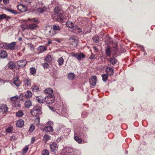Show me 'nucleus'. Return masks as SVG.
Listing matches in <instances>:
<instances>
[{"instance_id": "64", "label": "nucleus", "mask_w": 155, "mask_h": 155, "mask_svg": "<svg viewBox=\"0 0 155 155\" xmlns=\"http://www.w3.org/2000/svg\"><path fill=\"white\" fill-rule=\"evenodd\" d=\"M22 40V38H21V37H20L19 38H18V41H21Z\"/></svg>"}, {"instance_id": "9", "label": "nucleus", "mask_w": 155, "mask_h": 155, "mask_svg": "<svg viewBox=\"0 0 155 155\" xmlns=\"http://www.w3.org/2000/svg\"><path fill=\"white\" fill-rule=\"evenodd\" d=\"M58 145L56 142H53L50 146V149L51 151L54 152L58 149Z\"/></svg>"}, {"instance_id": "36", "label": "nucleus", "mask_w": 155, "mask_h": 155, "mask_svg": "<svg viewBox=\"0 0 155 155\" xmlns=\"http://www.w3.org/2000/svg\"><path fill=\"white\" fill-rule=\"evenodd\" d=\"M52 58L51 56L50 55H47L45 59V60L46 61L49 63L51 62L52 61Z\"/></svg>"}, {"instance_id": "11", "label": "nucleus", "mask_w": 155, "mask_h": 155, "mask_svg": "<svg viewBox=\"0 0 155 155\" xmlns=\"http://www.w3.org/2000/svg\"><path fill=\"white\" fill-rule=\"evenodd\" d=\"M18 9L21 12H24L27 10V7L23 4H20L18 5Z\"/></svg>"}, {"instance_id": "39", "label": "nucleus", "mask_w": 155, "mask_h": 155, "mask_svg": "<svg viewBox=\"0 0 155 155\" xmlns=\"http://www.w3.org/2000/svg\"><path fill=\"white\" fill-rule=\"evenodd\" d=\"M106 54L107 56H109L111 55V51L109 47H108L106 49Z\"/></svg>"}, {"instance_id": "56", "label": "nucleus", "mask_w": 155, "mask_h": 155, "mask_svg": "<svg viewBox=\"0 0 155 155\" xmlns=\"http://www.w3.org/2000/svg\"><path fill=\"white\" fill-rule=\"evenodd\" d=\"M47 124L49 125L50 126H51V125H52V124H53V122L52 121H48L47 123Z\"/></svg>"}, {"instance_id": "52", "label": "nucleus", "mask_w": 155, "mask_h": 155, "mask_svg": "<svg viewBox=\"0 0 155 155\" xmlns=\"http://www.w3.org/2000/svg\"><path fill=\"white\" fill-rule=\"evenodd\" d=\"M42 65L44 68H47L49 67V65L47 63L43 64Z\"/></svg>"}, {"instance_id": "29", "label": "nucleus", "mask_w": 155, "mask_h": 155, "mask_svg": "<svg viewBox=\"0 0 155 155\" xmlns=\"http://www.w3.org/2000/svg\"><path fill=\"white\" fill-rule=\"evenodd\" d=\"M66 25L67 27L69 28H74V25L73 23L70 21H68L66 23Z\"/></svg>"}, {"instance_id": "6", "label": "nucleus", "mask_w": 155, "mask_h": 155, "mask_svg": "<svg viewBox=\"0 0 155 155\" xmlns=\"http://www.w3.org/2000/svg\"><path fill=\"white\" fill-rule=\"evenodd\" d=\"M16 44L15 42H13L9 44H6V49L13 50L15 48V46Z\"/></svg>"}, {"instance_id": "50", "label": "nucleus", "mask_w": 155, "mask_h": 155, "mask_svg": "<svg viewBox=\"0 0 155 155\" xmlns=\"http://www.w3.org/2000/svg\"><path fill=\"white\" fill-rule=\"evenodd\" d=\"M76 27V28H75V30H76V31H77V32L80 33L81 32V29L80 28L77 27V26L76 27Z\"/></svg>"}, {"instance_id": "28", "label": "nucleus", "mask_w": 155, "mask_h": 155, "mask_svg": "<svg viewBox=\"0 0 155 155\" xmlns=\"http://www.w3.org/2000/svg\"><path fill=\"white\" fill-rule=\"evenodd\" d=\"M8 66L9 68L11 69H13L15 68V64L13 62H9L8 64Z\"/></svg>"}, {"instance_id": "16", "label": "nucleus", "mask_w": 155, "mask_h": 155, "mask_svg": "<svg viewBox=\"0 0 155 155\" xmlns=\"http://www.w3.org/2000/svg\"><path fill=\"white\" fill-rule=\"evenodd\" d=\"M24 124V121L21 119H20L18 120L16 123V126L17 127L20 128L22 127L23 126Z\"/></svg>"}, {"instance_id": "49", "label": "nucleus", "mask_w": 155, "mask_h": 155, "mask_svg": "<svg viewBox=\"0 0 155 155\" xmlns=\"http://www.w3.org/2000/svg\"><path fill=\"white\" fill-rule=\"evenodd\" d=\"M18 98V96L17 95L15 96L12 97L11 98L10 100L12 101H15Z\"/></svg>"}, {"instance_id": "20", "label": "nucleus", "mask_w": 155, "mask_h": 155, "mask_svg": "<svg viewBox=\"0 0 155 155\" xmlns=\"http://www.w3.org/2000/svg\"><path fill=\"white\" fill-rule=\"evenodd\" d=\"M61 11L60 8L59 6H56L55 7L54 9V12L55 13V14L54 16V15H53V17H55L56 16V15L59 14V12Z\"/></svg>"}, {"instance_id": "44", "label": "nucleus", "mask_w": 155, "mask_h": 155, "mask_svg": "<svg viewBox=\"0 0 155 155\" xmlns=\"http://www.w3.org/2000/svg\"><path fill=\"white\" fill-rule=\"evenodd\" d=\"M35 128V127L34 125L32 124L31 125L29 128V131L31 132H32Z\"/></svg>"}, {"instance_id": "19", "label": "nucleus", "mask_w": 155, "mask_h": 155, "mask_svg": "<svg viewBox=\"0 0 155 155\" xmlns=\"http://www.w3.org/2000/svg\"><path fill=\"white\" fill-rule=\"evenodd\" d=\"M36 100L39 103H43L45 102V98L42 96H39L36 97Z\"/></svg>"}, {"instance_id": "54", "label": "nucleus", "mask_w": 155, "mask_h": 155, "mask_svg": "<svg viewBox=\"0 0 155 155\" xmlns=\"http://www.w3.org/2000/svg\"><path fill=\"white\" fill-rule=\"evenodd\" d=\"M31 20H32V21H33L36 23H39V21L38 20L35 18L32 19Z\"/></svg>"}, {"instance_id": "42", "label": "nucleus", "mask_w": 155, "mask_h": 155, "mask_svg": "<svg viewBox=\"0 0 155 155\" xmlns=\"http://www.w3.org/2000/svg\"><path fill=\"white\" fill-rule=\"evenodd\" d=\"M5 131L9 133H11L12 131V127H9L5 129Z\"/></svg>"}, {"instance_id": "46", "label": "nucleus", "mask_w": 155, "mask_h": 155, "mask_svg": "<svg viewBox=\"0 0 155 155\" xmlns=\"http://www.w3.org/2000/svg\"><path fill=\"white\" fill-rule=\"evenodd\" d=\"M42 155H49V153L48 150H45L42 151Z\"/></svg>"}, {"instance_id": "41", "label": "nucleus", "mask_w": 155, "mask_h": 155, "mask_svg": "<svg viewBox=\"0 0 155 155\" xmlns=\"http://www.w3.org/2000/svg\"><path fill=\"white\" fill-rule=\"evenodd\" d=\"M93 39L95 43H97L99 41V38L97 35H95L93 38Z\"/></svg>"}, {"instance_id": "47", "label": "nucleus", "mask_w": 155, "mask_h": 155, "mask_svg": "<svg viewBox=\"0 0 155 155\" xmlns=\"http://www.w3.org/2000/svg\"><path fill=\"white\" fill-rule=\"evenodd\" d=\"M7 43H1L0 44V47L2 48H3L6 49Z\"/></svg>"}, {"instance_id": "51", "label": "nucleus", "mask_w": 155, "mask_h": 155, "mask_svg": "<svg viewBox=\"0 0 155 155\" xmlns=\"http://www.w3.org/2000/svg\"><path fill=\"white\" fill-rule=\"evenodd\" d=\"M28 148L26 147H25L23 150V153H26L27 152L28 150Z\"/></svg>"}, {"instance_id": "13", "label": "nucleus", "mask_w": 155, "mask_h": 155, "mask_svg": "<svg viewBox=\"0 0 155 155\" xmlns=\"http://www.w3.org/2000/svg\"><path fill=\"white\" fill-rule=\"evenodd\" d=\"M13 83L17 87H18L20 85V82L19 78L18 77H15L13 79Z\"/></svg>"}, {"instance_id": "24", "label": "nucleus", "mask_w": 155, "mask_h": 155, "mask_svg": "<svg viewBox=\"0 0 155 155\" xmlns=\"http://www.w3.org/2000/svg\"><path fill=\"white\" fill-rule=\"evenodd\" d=\"M7 54L6 51L2 50L0 53V57L2 58H5L7 56Z\"/></svg>"}, {"instance_id": "60", "label": "nucleus", "mask_w": 155, "mask_h": 155, "mask_svg": "<svg viewBox=\"0 0 155 155\" xmlns=\"http://www.w3.org/2000/svg\"><path fill=\"white\" fill-rule=\"evenodd\" d=\"M62 139V138L61 137H59L58 138L57 140V142H59Z\"/></svg>"}, {"instance_id": "21", "label": "nucleus", "mask_w": 155, "mask_h": 155, "mask_svg": "<svg viewBox=\"0 0 155 155\" xmlns=\"http://www.w3.org/2000/svg\"><path fill=\"white\" fill-rule=\"evenodd\" d=\"M38 25L35 23H33L29 25H28V29L30 30H33L37 27Z\"/></svg>"}, {"instance_id": "15", "label": "nucleus", "mask_w": 155, "mask_h": 155, "mask_svg": "<svg viewBox=\"0 0 155 155\" xmlns=\"http://www.w3.org/2000/svg\"><path fill=\"white\" fill-rule=\"evenodd\" d=\"M43 130L47 132H52L53 131V129L52 126H45L42 128Z\"/></svg>"}, {"instance_id": "23", "label": "nucleus", "mask_w": 155, "mask_h": 155, "mask_svg": "<svg viewBox=\"0 0 155 155\" xmlns=\"http://www.w3.org/2000/svg\"><path fill=\"white\" fill-rule=\"evenodd\" d=\"M31 105V102L30 100H27L25 103V106L27 108H29Z\"/></svg>"}, {"instance_id": "4", "label": "nucleus", "mask_w": 155, "mask_h": 155, "mask_svg": "<svg viewBox=\"0 0 155 155\" xmlns=\"http://www.w3.org/2000/svg\"><path fill=\"white\" fill-rule=\"evenodd\" d=\"M54 18L55 19L60 22H62L65 21V17L64 14L59 13L56 15V16Z\"/></svg>"}, {"instance_id": "53", "label": "nucleus", "mask_w": 155, "mask_h": 155, "mask_svg": "<svg viewBox=\"0 0 155 155\" xmlns=\"http://www.w3.org/2000/svg\"><path fill=\"white\" fill-rule=\"evenodd\" d=\"M27 45L28 46V47H30L31 50H32L34 48L32 45L31 44L28 43L27 44Z\"/></svg>"}, {"instance_id": "33", "label": "nucleus", "mask_w": 155, "mask_h": 155, "mask_svg": "<svg viewBox=\"0 0 155 155\" xmlns=\"http://www.w3.org/2000/svg\"><path fill=\"white\" fill-rule=\"evenodd\" d=\"M20 27L23 31L28 29V25L27 24L21 25Z\"/></svg>"}, {"instance_id": "55", "label": "nucleus", "mask_w": 155, "mask_h": 155, "mask_svg": "<svg viewBox=\"0 0 155 155\" xmlns=\"http://www.w3.org/2000/svg\"><path fill=\"white\" fill-rule=\"evenodd\" d=\"M3 3L5 5H7L9 3V0H3Z\"/></svg>"}, {"instance_id": "27", "label": "nucleus", "mask_w": 155, "mask_h": 155, "mask_svg": "<svg viewBox=\"0 0 155 155\" xmlns=\"http://www.w3.org/2000/svg\"><path fill=\"white\" fill-rule=\"evenodd\" d=\"M110 62L113 65H114L117 62V60L114 58L110 57L109 58Z\"/></svg>"}, {"instance_id": "31", "label": "nucleus", "mask_w": 155, "mask_h": 155, "mask_svg": "<svg viewBox=\"0 0 155 155\" xmlns=\"http://www.w3.org/2000/svg\"><path fill=\"white\" fill-rule=\"evenodd\" d=\"M77 134H75L74 136V139L75 140L79 143H81L82 142V140L79 138L77 136Z\"/></svg>"}, {"instance_id": "17", "label": "nucleus", "mask_w": 155, "mask_h": 155, "mask_svg": "<svg viewBox=\"0 0 155 155\" xmlns=\"http://www.w3.org/2000/svg\"><path fill=\"white\" fill-rule=\"evenodd\" d=\"M70 41L72 43V44L75 46H76L78 44V40L74 37H71L70 39Z\"/></svg>"}, {"instance_id": "40", "label": "nucleus", "mask_w": 155, "mask_h": 155, "mask_svg": "<svg viewBox=\"0 0 155 155\" xmlns=\"http://www.w3.org/2000/svg\"><path fill=\"white\" fill-rule=\"evenodd\" d=\"M9 18L5 14L0 15V20H1L3 19L6 18L7 19Z\"/></svg>"}, {"instance_id": "61", "label": "nucleus", "mask_w": 155, "mask_h": 155, "mask_svg": "<svg viewBox=\"0 0 155 155\" xmlns=\"http://www.w3.org/2000/svg\"><path fill=\"white\" fill-rule=\"evenodd\" d=\"M52 43L51 41V40H49L48 42V44H47V45L48 46Z\"/></svg>"}, {"instance_id": "5", "label": "nucleus", "mask_w": 155, "mask_h": 155, "mask_svg": "<svg viewBox=\"0 0 155 155\" xmlns=\"http://www.w3.org/2000/svg\"><path fill=\"white\" fill-rule=\"evenodd\" d=\"M23 86L25 89H27L31 87V80L28 78L24 80Z\"/></svg>"}, {"instance_id": "38", "label": "nucleus", "mask_w": 155, "mask_h": 155, "mask_svg": "<svg viewBox=\"0 0 155 155\" xmlns=\"http://www.w3.org/2000/svg\"><path fill=\"white\" fill-rule=\"evenodd\" d=\"M23 114L21 110H19L16 113V116L18 117H21L23 116Z\"/></svg>"}, {"instance_id": "3", "label": "nucleus", "mask_w": 155, "mask_h": 155, "mask_svg": "<svg viewBox=\"0 0 155 155\" xmlns=\"http://www.w3.org/2000/svg\"><path fill=\"white\" fill-rule=\"evenodd\" d=\"M54 95H48L45 98V101L47 104H52L54 102Z\"/></svg>"}, {"instance_id": "10", "label": "nucleus", "mask_w": 155, "mask_h": 155, "mask_svg": "<svg viewBox=\"0 0 155 155\" xmlns=\"http://www.w3.org/2000/svg\"><path fill=\"white\" fill-rule=\"evenodd\" d=\"M97 77L96 76L92 77L90 80V82L91 86L93 87L95 86L96 84Z\"/></svg>"}, {"instance_id": "26", "label": "nucleus", "mask_w": 155, "mask_h": 155, "mask_svg": "<svg viewBox=\"0 0 155 155\" xmlns=\"http://www.w3.org/2000/svg\"><path fill=\"white\" fill-rule=\"evenodd\" d=\"M25 96L27 98L31 97L32 96V93L30 91H28L25 93Z\"/></svg>"}, {"instance_id": "58", "label": "nucleus", "mask_w": 155, "mask_h": 155, "mask_svg": "<svg viewBox=\"0 0 155 155\" xmlns=\"http://www.w3.org/2000/svg\"><path fill=\"white\" fill-rule=\"evenodd\" d=\"M78 54H75L74 53H72V55L74 57H77L78 56Z\"/></svg>"}, {"instance_id": "30", "label": "nucleus", "mask_w": 155, "mask_h": 155, "mask_svg": "<svg viewBox=\"0 0 155 155\" xmlns=\"http://www.w3.org/2000/svg\"><path fill=\"white\" fill-rule=\"evenodd\" d=\"M75 75L73 73H71L68 74V79L70 80H73L75 77Z\"/></svg>"}, {"instance_id": "63", "label": "nucleus", "mask_w": 155, "mask_h": 155, "mask_svg": "<svg viewBox=\"0 0 155 155\" xmlns=\"http://www.w3.org/2000/svg\"><path fill=\"white\" fill-rule=\"evenodd\" d=\"M94 49L96 51H97L98 50V49H97V48L96 47V46H94Z\"/></svg>"}, {"instance_id": "62", "label": "nucleus", "mask_w": 155, "mask_h": 155, "mask_svg": "<svg viewBox=\"0 0 155 155\" xmlns=\"http://www.w3.org/2000/svg\"><path fill=\"white\" fill-rule=\"evenodd\" d=\"M94 55H93V54H92V55L91 56H90V59H93L94 58Z\"/></svg>"}, {"instance_id": "18", "label": "nucleus", "mask_w": 155, "mask_h": 155, "mask_svg": "<svg viewBox=\"0 0 155 155\" xmlns=\"http://www.w3.org/2000/svg\"><path fill=\"white\" fill-rule=\"evenodd\" d=\"M106 72L107 74L111 75L113 74V69L110 67H107L106 69Z\"/></svg>"}, {"instance_id": "45", "label": "nucleus", "mask_w": 155, "mask_h": 155, "mask_svg": "<svg viewBox=\"0 0 155 155\" xmlns=\"http://www.w3.org/2000/svg\"><path fill=\"white\" fill-rule=\"evenodd\" d=\"M102 76L103 78V80L104 81H106L107 79L108 78L107 76V74H103L102 75Z\"/></svg>"}, {"instance_id": "8", "label": "nucleus", "mask_w": 155, "mask_h": 155, "mask_svg": "<svg viewBox=\"0 0 155 155\" xmlns=\"http://www.w3.org/2000/svg\"><path fill=\"white\" fill-rule=\"evenodd\" d=\"M47 8L45 6L39 7L35 10L36 12L37 13H42L47 11Z\"/></svg>"}, {"instance_id": "1", "label": "nucleus", "mask_w": 155, "mask_h": 155, "mask_svg": "<svg viewBox=\"0 0 155 155\" xmlns=\"http://www.w3.org/2000/svg\"><path fill=\"white\" fill-rule=\"evenodd\" d=\"M45 32L46 36L49 37H52L57 33L56 32H55L54 31L52 27L50 25L47 26L45 27Z\"/></svg>"}, {"instance_id": "32", "label": "nucleus", "mask_w": 155, "mask_h": 155, "mask_svg": "<svg viewBox=\"0 0 155 155\" xmlns=\"http://www.w3.org/2000/svg\"><path fill=\"white\" fill-rule=\"evenodd\" d=\"M53 90L51 88H47L46 89L45 91V92L48 94H51L53 92Z\"/></svg>"}, {"instance_id": "12", "label": "nucleus", "mask_w": 155, "mask_h": 155, "mask_svg": "<svg viewBox=\"0 0 155 155\" xmlns=\"http://www.w3.org/2000/svg\"><path fill=\"white\" fill-rule=\"evenodd\" d=\"M1 111L3 113H5L8 111L7 106L5 104H2L0 106Z\"/></svg>"}, {"instance_id": "59", "label": "nucleus", "mask_w": 155, "mask_h": 155, "mask_svg": "<svg viewBox=\"0 0 155 155\" xmlns=\"http://www.w3.org/2000/svg\"><path fill=\"white\" fill-rule=\"evenodd\" d=\"M38 4L40 5H41V6L43 5V3L41 2H38V3H36V5L37 6H38Z\"/></svg>"}, {"instance_id": "2", "label": "nucleus", "mask_w": 155, "mask_h": 155, "mask_svg": "<svg viewBox=\"0 0 155 155\" xmlns=\"http://www.w3.org/2000/svg\"><path fill=\"white\" fill-rule=\"evenodd\" d=\"M41 107H40L36 106L31 110V113L34 116H37L41 113Z\"/></svg>"}, {"instance_id": "14", "label": "nucleus", "mask_w": 155, "mask_h": 155, "mask_svg": "<svg viewBox=\"0 0 155 155\" xmlns=\"http://www.w3.org/2000/svg\"><path fill=\"white\" fill-rule=\"evenodd\" d=\"M37 49L39 53H41L46 50L47 48L45 46H40L38 47Z\"/></svg>"}, {"instance_id": "34", "label": "nucleus", "mask_w": 155, "mask_h": 155, "mask_svg": "<svg viewBox=\"0 0 155 155\" xmlns=\"http://www.w3.org/2000/svg\"><path fill=\"white\" fill-rule=\"evenodd\" d=\"M85 57V55L82 53L78 54L77 59L79 61L81 60V58H84Z\"/></svg>"}, {"instance_id": "25", "label": "nucleus", "mask_w": 155, "mask_h": 155, "mask_svg": "<svg viewBox=\"0 0 155 155\" xmlns=\"http://www.w3.org/2000/svg\"><path fill=\"white\" fill-rule=\"evenodd\" d=\"M52 28L55 32H56V31H60L61 30V27L57 25H53Z\"/></svg>"}, {"instance_id": "22", "label": "nucleus", "mask_w": 155, "mask_h": 155, "mask_svg": "<svg viewBox=\"0 0 155 155\" xmlns=\"http://www.w3.org/2000/svg\"><path fill=\"white\" fill-rule=\"evenodd\" d=\"M57 62L58 63L59 65L61 66L63 65L64 62V60L62 57H60L58 59Z\"/></svg>"}, {"instance_id": "35", "label": "nucleus", "mask_w": 155, "mask_h": 155, "mask_svg": "<svg viewBox=\"0 0 155 155\" xmlns=\"http://www.w3.org/2000/svg\"><path fill=\"white\" fill-rule=\"evenodd\" d=\"M6 10L16 15L18 13V12L14 10L13 9L8 8H7Z\"/></svg>"}, {"instance_id": "7", "label": "nucleus", "mask_w": 155, "mask_h": 155, "mask_svg": "<svg viewBox=\"0 0 155 155\" xmlns=\"http://www.w3.org/2000/svg\"><path fill=\"white\" fill-rule=\"evenodd\" d=\"M27 63V61L25 60H21L17 62L18 65L20 67L23 68Z\"/></svg>"}, {"instance_id": "48", "label": "nucleus", "mask_w": 155, "mask_h": 155, "mask_svg": "<svg viewBox=\"0 0 155 155\" xmlns=\"http://www.w3.org/2000/svg\"><path fill=\"white\" fill-rule=\"evenodd\" d=\"M44 139L46 141L50 139L51 137H50L47 134L45 135L44 137Z\"/></svg>"}, {"instance_id": "57", "label": "nucleus", "mask_w": 155, "mask_h": 155, "mask_svg": "<svg viewBox=\"0 0 155 155\" xmlns=\"http://www.w3.org/2000/svg\"><path fill=\"white\" fill-rule=\"evenodd\" d=\"M35 138L34 137H33L32 138L31 141V143H33L35 141Z\"/></svg>"}, {"instance_id": "37", "label": "nucleus", "mask_w": 155, "mask_h": 155, "mask_svg": "<svg viewBox=\"0 0 155 155\" xmlns=\"http://www.w3.org/2000/svg\"><path fill=\"white\" fill-rule=\"evenodd\" d=\"M31 88L32 90L35 92H38L39 90V88L36 85H34L32 86Z\"/></svg>"}, {"instance_id": "43", "label": "nucleus", "mask_w": 155, "mask_h": 155, "mask_svg": "<svg viewBox=\"0 0 155 155\" xmlns=\"http://www.w3.org/2000/svg\"><path fill=\"white\" fill-rule=\"evenodd\" d=\"M30 72L32 74H34L36 72V70L34 68H30Z\"/></svg>"}]
</instances>
